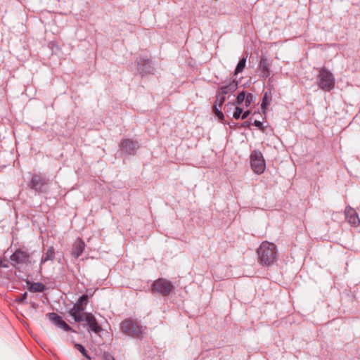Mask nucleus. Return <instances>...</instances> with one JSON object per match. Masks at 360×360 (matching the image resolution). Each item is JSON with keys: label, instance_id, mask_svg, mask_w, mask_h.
I'll list each match as a JSON object with an SVG mask.
<instances>
[{"label": "nucleus", "instance_id": "1", "mask_svg": "<svg viewBox=\"0 0 360 360\" xmlns=\"http://www.w3.org/2000/svg\"><path fill=\"white\" fill-rule=\"evenodd\" d=\"M258 262L265 266H271L278 259L276 245L269 241H263L257 250Z\"/></svg>", "mask_w": 360, "mask_h": 360}, {"label": "nucleus", "instance_id": "2", "mask_svg": "<svg viewBox=\"0 0 360 360\" xmlns=\"http://www.w3.org/2000/svg\"><path fill=\"white\" fill-rule=\"evenodd\" d=\"M50 180L41 172H36L31 174L30 180L27 181V187L34 191L37 194H44L48 193Z\"/></svg>", "mask_w": 360, "mask_h": 360}, {"label": "nucleus", "instance_id": "3", "mask_svg": "<svg viewBox=\"0 0 360 360\" xmlns=\"http://www.w3.org/2000/svg\"><path fill=\"white\" fill-rule=\"evenodd\" d=\"M120 330L128 336L141 339L145 328L137 320L126 319L121 323Z\"/></svg>", "mask_w": 360, "mask_h": 360}, {"label": "nucleus", "instance_id": "4", "mask_svg": "<svg viewBox=\"0 0 360 360\" xmlns=\"http://www.w3.org/2000/svg\"><path fill=\"white\" fill-rule=\"evenodd\" d=\"M316 84L324 91H330L334 89L335 79L333 74L326 67L318 68Z\"/></svg>", "mask_w": 360, "mask_h": 360}, {"label": "nucleus", "instance_id": "5", "mask_svg": "<svg viewBox=\"0 0 360 360\" xmlns=\"http://www.w3.org/2000/svg\"><path fill=\"white\" fill-rule=\"evenodd\" d=\"M89 302V296L86 294L81 295L76 303L68 311L69 315L77 323L84 321V316L87 314L84 310Z\"/></svg>", "mask_w": 360, "mask_h": 360}, {"label": "nucleus", "instance_id": "6", "mask_svg": "<svg viewBox=\"0 0 360 360\" xmlns=\"http://www.w3.org/2000/svg\"><path fill=\"white\" fill-rule=\"evenodd\" d=\"M11 264L13 267L17 265H27L31 264V254L27 250L17 248L10 256Z\"/></svg>", "mask_w": 360, "mask_h": 360}, {"label": "nucleus", "instance_id": "7", "mask_svg": "<svg viewBox=\"0 0 360 360\" xmlns=\"http://www.w3.org/2000/svg\"><path fill=\"white\" fill-rule=\"evenodd\" d=\"M174 288L172 282L166 278H158L155 280L151 288L153 292H157L163 297L168 296Z\"/></svg>", "mask_w": 360, "mask_h": 360}, {"label": "nucleus", "instance_id": "8", "mask_svg": "<svg viewBox=\"0 0 360 360\" xmlns=\"http://www.w3.org/2000/svg\"><path fill=\"white\" fill-rule=\"evenodd\" d=\"M250 165L257 174H262L266 168V163L262 153L259 150H253L250 154Z\"/></svg>", "mask_w": 360, "mask_h": 360}, {"label": "nucleus", "instance_id": "9", "mask_svg": "<svg viewBox=\"0 0 360 360\" xmlns=\"http://www.w3.org/2000/svg\"><path fill=\"white\" fill-rule=\"evenodd\" d=\"M137 71L141 76L154 74L155 68L152 62L148 58H140L137 60Z\"/></svg>", "mask_w": 360, "mask_h": 360}, {"label": "nucleus", "instance_id": "10", "mask_svg": "<svg viewBox=\"0 0 360 360\" xmlns=\"http://www.w3.org/2000/svg\"><path fill=\"white\" fill-rule=\"evenodd\" d=\"M139 148L138 141L129 139L122 140L120 144L121 151L126 155H135Z\"/></svg>", "mask_w": 360, "mask_h": 360}, {"label": "nucleus", "instance_id": "11", "mask_svg": "<svg viewBox=\"0 0 360 360\" xmlns=\"http://www.w3.org/2000/svg\"><path fill=\"white\" fill-rule=\"evenodd\" d=\"M226 101V97L219 94L218 92L216 93V100L214 102L212 106V112L217 117L220 122L225 124L224 115L221 112L220 108L224 105Z\"/></svg>", "mask_w": 360, "mask_h": 360}, {"label": "nucleus", "instance_id": "12", "mask_svg": "<svg viewBox=\"0 0 360 360\" xmlns=\"http://www.w3.org/2000/svg\"><path fill=\"white\" fill-rule=\"evenodd\" d=\"M84 321L86 323V324H84V326H87L89 330L95 333H98L103 330L101 326L98 323L95 316L91 313L88 312L84 316Z\"/></svg>", "mask_w": 360, "mask_h": 360}, {"label": "nucleus", "instance_id": "13", "mask_svg": "<svg viewBox=\"0 0 360 360\" xmlns=\"http://www.w3.org/2000/svg\"><path fill=\"white\" fill-rule=\"evenodd\" d=\"M46 316H48L49 320H51L56 326L63 328L65 331L75 332V330H73L72 328L65 321H64L62 317L60 316L58 314L55 312H51L48 313Z\"/></svg>", "mask_w": 360, "mask_h": 360}, {"label": "nucleus", "instance_id": "14", "mask_svg": "<svg viewBox=\"0 0 360 360\" xmlns=\"http://www.w3.org/2000/svg\"><path fill=\"white\" fill-rule=\"evenodd\" d=\"M345 215L346 220L351 226L357 227L360 225V219L358 214L355 210L350 206H347L345 207Z\"/></svg>", "mask_w": 360, "mask_h": 360}, {"label": "nucleus", "instance_id": "15", "mask_svg": "<svg viewBox=\"0 0 360 360\" xmlns=\"http://www.w3.org/2000/svg\"><path fill=\"white\" fill-rule=\"evenodd\" d=\"M85 248V243L81 238H77L72 244L71 255L77 259L83 252Z\"/></svg>", "mask_w": 360, "mask_h": 360}, {"label": "nucleus", "instance_id": "16", "mask_svg": "<svg viewBox=\"0 0 360 360\" xmlns=\"http://www.w3.org/2000/svg\"><path fill=\"white\" fill-rule=\"evenodd\" d=\"M238 89V82L233 80L230 81L227 84L219 87L217 92L226 97L229 93H233Z\"/></svg>", "mask_w": 360, "mask_h": 360}, {"label": "nucleus", "instance_id": "17", "mask_svg": "<svg viewBox=\"0 0 360 360\" xmlns=\"http://www.w3.org/2000/svg\"><path fill=\"white\" fill-rule=\"evenodd\" d=\"M56 252L55 249L53 246L49 247V248L46 250V252L44 254V255L41 258L40 261V269L41 268V265L48 262V261H53L55 259Z\"/></svg>", "mask_w": 360, "mask_h": 360}, {"label": "nucleus", "instance_id": "18", "mask_svg": "<svg viewBox=\"0 0 360 360\" xmlns=\"http://www.w3.org/2000/svg\"><path fill=\"white\" fill-rule=\"evenodd\" d=\"M271 101V91H265L262 98L261 108L264 113L266 112L267 106L270 104Z\"/></svg>", "mask_w": 360, "mask_h": 360}, {"label": "nucleus", "instance_id": "19", "mask_svg": "<svg viewBox=\"0 0 360 360\" xmlns=\"http://www.w3.org/2000/svg\"><path fill=\"white\" fill-rule=\"evenodd\" d=\"M259 69L264 77H267L269 76V63L266 58H261L259 62Z\"/></svg>", "mask_w": 360, "mask_h": 360}, {"label": "nucleus", "instance_id": "20", "mask_svg": "<svg viewBox=\"0 0 360 360\" xmlns=\"http://www.w3.org/2000/svg\"><path fill=\"white\" fill-rule=\"evenodd\" d=\"M28 290L32 292H41L45 290V285L42 283H32Z\"/></svg>", "mask_w": 360, "mask_h": 360}, {"label": "nucleus", "instance_id": "21", "mask_svg": "<svg viewBox=\"0 0 360 360\" xmlns=\"http://www.w3.org/2000/svg\"><path fill=\"white\" fill-rule=\"evenodd\" d=\"M245 65L246 58H243L242 59L240 60V61L236 65V68L234 71V75H237L238 74L241 73L243 71L244 68H245Z\"/></svg>", "mask_w": 360, "mask_h": 360}, {"label": "nucleus", "instance_id": "22", "mask_svg": "<svg viewBox=\"0 0 360 360\" xmlns=\"http://www.w3.org/2000/svg\"><path fill=\"white\" fill-rule=\"evenodd\" d=\"M75 348H77L86 358L88 359H91V357L88 355L87 351L85 349V347L82 345L81 344H75Z\"/></svg>", "mask_w": 360, "mask_h": 360}, {"label": "nucleus", "instance_id": "23", "mask_svg": "<svg viewBox=\"0 0 360 360\" xmlns=\"http://www.w3.org/2000/svg\"><path fill=\"white\" fill-rule=\"evenodd\" d=\"M246 96L247 93L245 91H243L240 92L236 97V103L240 105L245 102Z\"/></svg>", "mask_w": 360, "mask_h": 360}, {"label": "nucleus", "instance_id": "24", "mask_svg": "<svg viewBox=\"0 0 360 360\" xmlns=\"http://www.w3.org/2000/svg\"><path fill=\"white\" fill-rule=\"evenodd\" d=\"M253 95L251 93H247V96L245 100V105L246 107H249L253 103Z\"/></svg>", "mask_w": 360, "mask_h": 360}, {"label": "nucleus", "instance_id": "25", "mask_svg": "<svg viewBox=\"0 0 360 360\" xmlns=\"http://www.w3.org/2000/svg\"><path fill=\"white\" fill-rule=\"evenodd\" d=\"M242 112L243 109L240 107H236L233 114V117L236 120H238L239 118L241 117Z\"/></svg>", "mask_w": 360, "mask_h": 360}, {"label": "nucleus", "instance_id": "26", "mask_svg": "<svg viewBox=\"0 0 360 360\" xmlns=\"http://www.w3.org/2000/svg\"><path fill=\"white\" fill-rule=\"evenodd\" d=\"M27 292H25L24 293L21 294L19 297L16 298L15 301L18 303H23L27 300Z\"/></svg>", "mask_w": 360, "mask_h": 360}, {"label": "nucleus", "instance_id": "27", "mask_svg": "<svg viewBox=\"0 0 360 360\" xmlns=\"http://www.w3.org/2000/svg\"><path fill=\"white\" fill-rule=\"evenodd\" d=\"M253 124L257 127L258 129H259L260 130H262V131H264V129H265V127H263V124H262V122H260V121H258V120H255Z\"/></svg>", "mask_w": 360, "mask_h": 360}, {"label": "nucleus", "instance_id": "28", "mask_svg": "<svg viewBox=\"0 0 360 360\" xmlns=\"http://www.w3.org/2000/svg\"><path fill=\"white\" fill-rule=\"evenodd\" d=\"M250 110H246V111L242 112L241 119L242 120L246 119L250 115Z\"/></svg>", "mask_w": 360, "mask_h": 360}, {"label": "nucleus", "instance_id": "29", "mask_svg": "<svg viewBox=\"0 0 360 360\" xmlns=\"http://www.w3.org/2000/svg\"><path fill=\"white\" fill-rule=\"evenodd\" d=\"M8 265L1 258H0V268H8Z\"/></svg>", "mask_w": 360, "mask_h": 360}, {"label": "nucleus", "instance_id": "30", "mask_svg": "<svg viewBox=\"0 0 360 360\" xmlns=\"http://www.w3.org/2000/svg\"><path fill=\"white\" fill-rule=\"evenodd\" d=\"M251 123L250 121H245L243 123L241 124V127H250Z\"/></svg>", "mask_w": 360, "mask_h": 360}, {"label": "nucleus", "instance_id": "31", "mask_svg": "<svg viewBox=\"0 0 360 360\" xmlns=\"http://www.w3.org/2000/svg\"><path fill=\"white\" fill-rule=\"evenodd\" d=\"M105 360H112V356H111L109 354H104Z\"/></svg>", "mask_w": 360, "mask_h": 360}, {"label": "nucleus", "instance_id": "32", "mask_svg": "<svg viewBox=\"0 0 360 360\" xmlns=\"http://www.w3.org/2000/svg\"><path fill=\"white\" fill-rule=\"evenodd\" d=\"M114 360H115V359H114Z\"/></svg>", "mask_w": 360, "mask_h": 360}]
</instances>
